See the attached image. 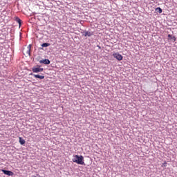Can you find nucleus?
<instances>
[{"label":"nucleus","instance_id":"f3484780","mask_svg":"<svg viewBox=\"0 0 177 177\" xmlns=\"http://www.w3.org/2000/svg\"><path fill=\"white\" fill-rule=\"evenodd\" d=\"M62 47H61V48H63L64 50H66V49H67V46H64V45H62Z\"/></svg>","mask_w":177,"mask_h":177},{"label":"nucleus","instance_id":"aec40b11","mask_svg":"<svg viewBox=\"0 0 177 177\" xmlns=\"http://www.w3.org/2000/svg\"><path fill=\"white\" fill-rule=\"evenodd\" d=\"M163 165H164V167H167V162H165V163L163 164Z\"/></svg>","mask_w":177,"mask_h":177},{"label":"nucleus","instance_id":"1a4fd4ad","mask_svg":"<svg viewBox=\"0 0 177 177\" xmlns=\"http://www.w3.org/2000/svg\"><path fill=\"white\" fill-rule=\"evenodd\" d=\"M167 39L171 42H175L176 41V37H175L174 35H168Z\"/></svg>","mask_w":177,"mask_h":177},{"label":"nucleus","instance_id":"6ab92c4d","mask_svg":"<svg viewBox=\"0 0 177 177\" xmlns=\"http://www.w3.org/2000/svg\"><path fill=\"white\" fill-rule=\"evenodd\" d=\"M97 47L99 48V49H102V47L99 45H97Z\"/></svg>","mask_w":177,"mask_h":177},{"label":"nucleus","instance_id":"a211bd4d","mask_svg":"<svg viewBox=\"0 0 177 177\" xmlns=\"http://www.w3.org/2000/svg\"><path fill=\"white\" fill-rule=\"evenodd\" d=\"M77 49L76 48H75V46H71V47H70V49Z\"/></svg>","mask_w":177,"mask_h":177},{"label":"nucleus","instance_id":"423d86ee","mask_svg":"<svg viewBox=\"0 0 177 177\" xmlns=\"http://www.w3.org/2000/svg\"><path fill=\"white\" fill-rule=\"evenodd\" d=\"M29 75H33L35 78H38L39 80H44L45 78V76L44 75L43 73H41V75H35V74H33L32 73H30Z\"/></svg>","mask_w":177,"mask_h":177},{"label":"nucleus","instance_id":"4468645a","mask_svg":"<svg viewBox=\"0 0 177 177\" xmlns=\"http://www.w3.org/2000/svg\"><path fill=\"white\" fill-rule=\"evenodd\" d=\"M16 21L19 23V26H21V19H20V18L17 17Z\"/></svg>","mask_w":177,"mask_h":177},{"label":"nucleus","instance_id":"20e7f679","mask_svg":"<svg viewBox=\"0 0 177 177\" xmlns=\"http://www.w3.org/2000/svg\"><path fill=\"white\" fill-rule=\"evenodd\" d=\"M0 171L1 172H3V174H4V175H7V176H13L15 175V173H13V171H10V170H6L4 169H1Z\"/></svg>","mask_w":177,"mask_h":177},{"label":"nucleus","instance_id":"f03ea898","mask_svg":"<svg viewBox=\"0 0 177 177\" xmlns=\"http://www.w3.org/2000/svg\"><path fill=\"white\" fill-rule=\"evenodd\" d=\"M32 73H42L44 71V68L41 67V65H36L32 68Z\"/></svg>","mask_w":177,"mask_h":177},{"label":"nucleus","instance_id":"f257e3e1","mask_svg":"<svg viewBox=\"0 0 177 177\" xmlns=\"http://www.w3.org/2000/svg\"><path fill=\"white\" fill-rule=\"evenodd\" d=\"M72 161L79 165H85V160L82 155H74Z\"/></svg>","mask_w":177,"mask_h":177},{"label":"nucleus","instance_id":"412c9836","mask_svg":"<svg viewBox=\"0 0 177 177\" xmlns=\"http://www.w3.org/2000/svg\"><path fill=\"white\" fill-rule=\"evenodd\" d=\"M42 45H49V44H48V43H44V44H43Z\"/></svg>","mask_w":177,"mask_h":177},{"label":"nucleus","instance_id":"f8f14e48","mask_svg":"<svg viewBox=\"0 0 177 177\" xmlns=\"http://www.w3.org/2000/svg\"><path fill=\"white\" fill-rule=\"evenodd\" d=\"M134 48H136V49H138L139 50H140V49L142 50V49H145V46H139V45H135L134 46Z\"/></svg>","mask_w":177,"mask_h":177},{"label":"nucleus","instance_id":"dca6fc26","mask_svg":"<svg viewBox=\"0 0 177 177\" xmlns=\"http://www.w3.org/2000/svg\"><path fill=\"white\" fill-rule=\"evenodd\" d=\"M3 50H5V48H3L2 46H0V52H1V53H2V52H3Z\"/></svg>","mask_w":177,"mask_h":177},{"label":"nucleus","instance_id":"0eeeda50","mask_svg":"<svg viewBox=\"0 0 177 177\" xmlns=\"http://www.w3.org/2000/svg\"><path fill=\"white\" fill-rule=\"evenodd\" d=\"M49 45H41V47L39 48V50H44L45 52H50V49H48Z\"/></svg>","mask_w":177,"mask_h":177},{"label":"nucleus","instance_id":"39448f33","mask_svg":"<svg viewBox=\"0 0 177 177\" xmlns=\"http://www.w3.org/2000/svg\"><path fill=\"white\" fill-rule=\"evenodd\" d=\"M112 56L116 59V60H118V62H121L124 59V57L121 54H119L118 53H115L112 55Z\"/></svg>","mask_w":177,"mask_h":177},{"label":"nucleus","instance_id":"7ed1b4c3","mask_svg":"<svg viewBox=\"0 0 177 177\" xmlns=\"http://www.w3.org/2000/svg\"><path fill=\"white\" fill-rule=\"evenodd\" d=\"M24 55H28V56H31V45H28L26 48H23Z\"/></svg>","mask_w":177,"mask_h":177},{"label":"nucleus","instance_id":"9b49d317","mask_svg":"<svg viewBox=\"0 0 177 177\" xmlns=\"http://www.w3.org/2000/svg\"><path fill=\"white\" fill-rule=\"evenodd\" d=\"M83 35H84V37H92V35H93V32L85 31V32H84Z\"/></svg>","mask_w":177,"mask_h":177},{"label":"nucleus","instance_id":"6e6552de","mask_svg":"<svg viewBox=\"0 0 177 177\" xmlns=\"http://www.w3.org/2000/svg\"><path fill=\"white\" fill-rule=\"evenodd\" d=\"M40 64H45L46 66H48V64H50V60L48 59H43L41 61H39Z\"/></svg>","mask_w":177,"mask_h":177},{"label":"nucleus","instance_id":"9d476101","mask_svg":"<svg viewBox=\"0 0 177 177\" xmlns=\"http://www.w3.org/2000/svg\"><path fill=\"white\" fill-rule=\"evenodd\" d=\"M19 142L21 146H24V145H26V140L23 139L21 137H19Z\"/></svg>","mask_w":177,"mask_h":177},{"label":"nucleus","instance_id":"ddd939ff","mask_svg":"<svg viewBox=\"0 0 177 177\" xmlns=\"http://www.w3.org/2000/svg\"><path fill=\"white\" fill-rule=\"evenodd\" d=\"M156 12H158V13H162V9L161 8L158 7L156 8Z\"/></svg>","mask_w":177,"mask_h":177},{"label":"nucleus","instance_id":"2eb2a0df","mask_svg":"<svg viewBox=\"0 0 177 177\" xmlns=\"http://www.w3.org/2000/svg\"><path fill=\"white\" fill-rule=\"evenodd\" d=\"M35 60H37V62H41L42 59H41V56H37L35 58Z\"/></svg>","mask_w":177,"mask_h":177}]
</instances>
